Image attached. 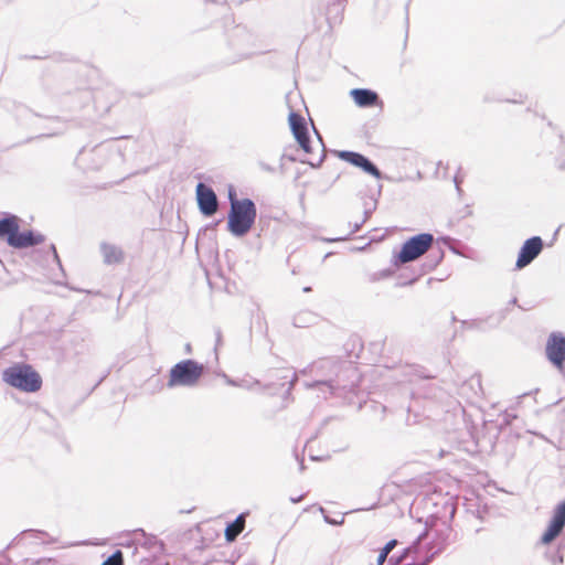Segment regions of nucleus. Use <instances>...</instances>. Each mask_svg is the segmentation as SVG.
<instances>
[{
    "label": "nucleus",
    "mask_w": 565,
    "mask_h": 565,
    "mask_svg": "<svg viewBox=\"0 0 565 565\" xmlns=\"http://www.w3.org/2000/svg\"><path fill=\"white\" fill-rule=\"evenodd\" d=\"M311 372L317 379L312 382H305L308 390L323 388L329 394L337 390H345L349 386V379L355 375L356 369L350 362L339 358H322L310 364Z\"/></svg>",
    "instance_id": "obj_1"
},
{
    "label": "nucleus",
    "mask_w": 565,
    "mask_h": 565,
    "mask_svg": "<svg viewBox=\"0 0 565 565\" xmlns=\"http://www.w3.org/2000/svg\"><path fill=\"white\" fill-rule=\"evenodd\" d=\"M564 527L565 499L553 509L547 527L540 537V544L548 546L544 552V558L552 565H562L564 563L563 553L556 546H550L563 533Z\"/></svg>",
    "instance_id": "obj_2"
},
{
    "label": "nucleus",
    "mask_w": 565,
    "mask_h": 565,
    "mask_svg": "<svg viewBox=\"0 0 565 565\" xmlns=\"http://www.w3.org/2000/svg\"><path fill=\"white\" fill-rule=\"evenodd\" d=\"M257 217V206L249 198L241 199L230 207L227 231L235 237H244L253 228Z\"/></svg>",
    "instance_id": "obj_3"
},
{
    "label": "nucleus",
    "mask_w": 565,
    "mask_h": 565,
    "mask_svg": "<svg viewBox=\"0 0 565 565\" xmlns=\"http://www.w3.org/2000/svg\"><path fill=\"white\" fill-rule=\"evenodd\" d=\"M2 380L10 386L26 393H35L42 387V377L32 365L17 363L7 367Z\"/></svg>",
    "instance_id": "obj_4"
},
{
    "label": "nucleus",
    "mask_w": 565,
    "mask_h": 565,
    "mask_svg": "<svg viewBox=\"0 0 565 565\" xmlns=\"http://www.w3.org/2000/svg\"><path fill=\"white\" fill-rule=\"evenodd\" d=\"M435 243V236L431 233L423 232L408 237L401 245L398 252H393L392 265L401 267L405 264L415 262L426 254Z\"/></svg>",
    "instance_id": "obj_5"
},
{
    "label": "nucleus",
    "mask_w": 565,
    "mask_h": 565,
    "mask_svg": "<svg viewBox=\"0 0 565 565\" xmlns=\"http://www.w3.org/2000/svg\"><path fill=\"white\" fill-rule=\"evenodd\" d=\"M205 372V366L193 359H185L175 363L169 371L167 386L194 387Z\"/></svg>",
    "instance_id": "obj_6"
},
{
    "label": "nucleus",
    "mask_w": 565,
    "mask_h": 565,
    "mask_svg": "<svg viewBox=\"0 0 565 565\" xmlns=\"http://www.w3.org/2000/svg\"><path fill=\"white\" fill-rule=\"evenodd\" d=\"M110 152H117L121 159L125 157L119 146H115L110 141H104L90 149L83 147L77 154V160L85 163L87 169L97 171L105 164Z\"/></svg>",
    "instance_id": "obj_7"
},
{
    "label": "nucleus",
    "mask_w": 565,
    "mask_h": 565,
    "mask_svg": "<svg viewBox=\"0 0 565 565\" xmlns=\"http://www.w3.org/2000/svg\"><path fill=\"white\" fill-rule=\"evenodd\" d=\"M425 509L430 507L435 508L428 515L427 519L443 520L446 524L452 520L456 513V507L451 497L443 495L441 493L427 494L420 501Z\"/></svg>",
    "instance_id": "obj_8"
},
{
    "label": "nucleus",
    "mask_w": 565,
    "mask_h": 565,
    "mask_svg": "<svg viewBox=\"0 0 565 565\" xmlns=\"http://www.w3.org/2000/svg\"><path fill=\"white\" fill-rule=\"evenodd\" d=\"M333 153L342 161L361 169L376 180L386 178L377 166L366 156L352 150H334Z\"/></svg>",
    "instance_id": "obj_9"
},
{
    "label": "nucleus",
    "mask_w": 565,
    "mask_h": 565,
    "mask_svg": "<svg viewBox=\"0 0 565 565\" xmlns=\"http://www.w3.org/2000/svg\"><path fill=\"white\" fill-rule=\"evenodd\" d=\"M196 204L200 213L205 217L213 216L218 209V199L212 186L199 182L195 188Z\"/></svg>",
    "instance_id": "obj_10"
},
{
    "label": "nucleus",
    "mask_w": 565,
    "mask_h": 565,
    "mask_svg": "<svg viewBox=\"0 0 565 565\" xmlns=\"http://www.w3.org/2000/svg\"><path fill=\"white\" fill-rule=\"evenodd\" d=\"M544 248V242L541 236H532L525 239L518 253L515 270H521L532 264Z\"/></svg>",
    "instance_id": "obj_11"
},
{
    "label": "nucleus",
    "mask_w": 565,
    "mask_h": 565,
    "mask_svg": "<svg viewBox=\"0 0 565 565\" xmlns=\"http://www.w3.org/2000/svg\"><path fill=\"white\" fill-rule=\"evenodd\" d=\"M288 122L290 130L298 142V145L301 147V149L310 153L311 152V138L308 129V125L306 119L302 115L299 113H296L291 110L288 116Z\"/></svg>",
    "instance_id": "obj_12"
},
{
    "label": "nucleus",
    "mask_w": 565,
    "mask_h": 565,
    "mask_svg": "<svg viewBox=\"0 0 565 565\" xmlns=\"http://www.w3.org/2000/svg\"><path fill=\"white\" fill-rule=\"evenodd\" d=\"M94 106L100 114L109 113L110 108L121 98V93L113 85H106L92 93Z\"/></svg>",
    "instance_id": "obj_13"
},
{
    "label": "nucleus",
    "mask_w": 565,
    "mask_h": 565,
    "mask_svg": "<svg viewBox=\"0 0 565 565\" xmlns=\"http://www.w3.org/2000/svg\"><path fill=\"white\" fill-rule=\"evenodd\" d=\"M545 353L547 360L557 369L565 363V335L562 332H552L547 339Z\"/></svg>",
    "instance_id": "obj_14"
},
{
    "label": "nucleus",
    "mask_w": 565,
    "mask_h": 565,
    "mask_svg": "<svg viewBox=\"0 0 565 565\" xmlns=\"http://www.w3.org/2000/svg\"><path fill=\"white\" fill-rule=\"evenodd\" d=\"M427 253L428 255L426 256L425 262L420 266V271L416 276L409 278L408 280L396 282V287L414 285L422 275L433 271L443 262L445 257V252L440 246L436 248L431 246Z\"/></svg>",
    "instance_id": "obj_15"
},
{
    "label": "nucleus",
    "mask_w": 565,
    "mask_h": 565,
    "mask_svg": "<svg viewBox=\"0 0 565 565\" xmlns=\"http://www.w3.org/2000/svg\"><path fill=\"white\" fill-rule=\"evenodd\" d=\"M349 95L360 108L383 106V100L380 98L379 94L371 88H352Z\"/></svg>",
    "instance_id": "obj_16"
},
{
    "label": "nucleus",
    "mask_w": 565,
    "mask_h": 565,
    "mask_svg": "<svg viewBox=\"0 0 565 565\" xmlns=\"http://www.w3.org/2000/svg\"><path fill=\"white\" fill-rule=\"evenodd\" d=\"M20 231L19 217L14 214L6 213L0 218V239L4 241L10 247L13 246Z\"/></svg>",
    "instance_id": "obj_17"
},
{
    "label": "nucleus",
    "mask_w": 565,
    "mask_h": 565,
    "mask_svg": "<svg viewBox=\"0 0 565 565\" xmlns=\"http://www.w3.org/2000/svg\"><path fill=\"white\" fill-rule=\"evenodd\" d=\"M428 533L427 530H425L423 533H420L415 541L407 547H405L402 553L398 556H392L388 559L387 565H401L402 562L406 561L411 556H416L420 553L423 547V542L426 540Z\"/></svg>",
    "instance_id": "obj_18"
},
{
    "label": "nucleus",
    "mask_w": 565,
    "mask_h": 565,
    "mask_svg": "<svg viewBox=\"0 0 565 565\" xmlns=\"http://www.w3.org/2000/svg\"><path fill=\"white\" fill-rule=\"evenodd\" d=\"M127 536L131 537V544H137L146 550H153L154 547H159L162 550L163 544L160 542L156 535L147 534L143 529H136L134 531L127 532Z\"/></svg>",
    "instance_id": "obj_19"
},
{
    "label": "nucleus",
    "mask_w": 565,
    "mask_h": 565,
    "mask_svg": "<svg viewBox=\"0 0 565 565\" xmlns=\"http://www.w3.org/2000/svg\"><path fill=\"white\" fill-rule=\"evenodd\" d=\"M45 236L34 230L19 231L13 248L23 249L44 243Z\"/></svg>",
    "instance_id": "obj_20"
},
{
    "label": "nucleus",
    "mask_w": 565,
    "mask_h": 565,
    "mask_svg": "<svg viewBox=\"0 0 565 565\" xmlns=\"http://www.w3.org/2000/svg\"><path fill=\"white\" fill-rule=\"evenodd\" d=\"M100 253L106 265L120 264L125 259V253L121 247L106 242L100 244Z\"/></svg>",
    "instance_id": "obj_21"
},
{
    "label": "nucleus",
    "mask_w": 565,
    "mask_h": 565,
    "mask_svg": "<svg viewBox=\"0 0 565 565\" xmlns=\"http://www.w3.org/2000/svg\"><path fill=\"white\" fill-rule=\"evenodd\" d=\"M245 518L246 513H241L236 516L235 520L227 523L224 532L225 540L227 542H234L237 539V536L242 533V531L245 527Z\"/></svg>",
    "instance_id": "obj_22"
},
{
    "label": "nucleus",
    "mask_w": 565,
    "mask_h": 565,
    "mask_svg": "<svg viewBox=\"0 0 565 565\" xmlns=\"http://www.w3.org/2000/svg\"><path fill=\"white\" fill-rule=\"evenodd\" d=\"M398 544L396 539L390 540L380 551L377 556V565H383L387 559L388 554L395 548Z\"/></svg>",
    "instance_id": "obj_23"
},
{
    "label": "nucleus",
    "mask_w": 565,
    "mask_h": 565,
    "mask_svg": "<svg viewBox=\"0 0 565 565\" xmlns=\"http://www.w3.org/2000/svg\"><path fill=\"white\" fill-rule=\"evenodd\" d=\"M312 320H315V316L311 312H300L294 317V326L297 328H305Z\"/></svg>",
    "instance_id": "obj_24"
},
{
    "label": "nucleus",
    "mask_w": 565,
    "mask_h": 565,
    "mask_svg": "<svg viewBox=\"0 0 565 565\" xmlns=\"http://www.w3.org/2000/svg\"><path fill=\"white\" fill-rule=\"evenodd\" d=\"M488 319H472V320H461V327L463 329H472V330H483V326Z\"/></svg>",
    "instance_id": "obj_25"
},
{
    "label": "nucleus",
    "mask_w": 565,
    "mask_h": 565,
    "mask_svg": "<svg viewBox=\"0 0 565 565\" xmlns=\"http://www.w3.org/2000/svg\"><path fill=\"white\" fill-rule=\"evenodd\" d=\"M100 565H124V554L120 550H116Z\"/></svg>",
    "instance_id": "obj_26"
},
{
    "label": "nucleus",
    "mask_w": 565,
    "mask_h": 565,
    "mask_svg": "<svg viewBox=\"0 0 565 565\" xmlns=\"http://www.w3.org/2000/svg\"><path fill=\"white\" fill-rule=\"evenodd\" d=\"M393 274H394V270L392 268H385V269H382V270L371 274L369 277V280L371 282H375V281H379L382 279L390 278L391 276H393Z\"/></svg>",
    "instance_id": "obj_27"
},
{
    "label": "nucleus",
    "mask_w": 565,
    "mask_h": 565,
    "mask_svg": "<svg viewBox=\"0 0 565 565\" xmlns=\"http://www.w3.org/2000/svg\"><path fill=\"white\" fill-rule=\"evenodd\" d=\"M316 134H317V136H318V138H319V141H320L321 146H322V153H321V156H320L319 160H318L317 162H313V161H303V160L301 161L302 163H308L311 168H315V169L320 168V167H321V164H322V162H323V160L326 159L324 145H323V142H322V140H321V137H320V135L318 134V131H317V130H316Z\"/></svg>",
    "instance_id": "obj_28"
},
{
    "label": "nucleus",
    "mask_w": 565,
    "mask_h": 565,
    "mask_svg": "<svg viewBox=\"0 0 565 565\" xmlns=\"http://www.w3.org/2000/svg\"><path fill=\"white\" fill-rule=\"evenodd\" d=\"M319 511L322 513L324 522L330 525H340L344 522V516H341L340 519H334L327 515V511L322 507L319 508Z\"/></svg>",
    "instance_id": "obj_29"
},
{
    "label": "nucleus",
    "mask_w": 565,
    "mask_h": 565,
    "mask_svg": "<svg viewBox=\"0 0 565 565\" xmlns=\"http://www.w3.org/2000/svg\"><path fill=\"white\" fill-rule=\"evenodd\" d=\"M227 199H228V202H230V207H232L234 203L241 202V199L237 198L236 190H235V188L233 185H228Z\"/></svg>",
    "instance_id": "obj_30"
},
{
    "label": "nucleus",
    "mask_w": 565,
    "mask_h": 565,
    "mask_svg": "<svg viewBox=\"0 0 565 565\" xmlns=\"http://www.w3.org/2000/svg\"><path fill=\"white\" fill-rule=\"evenodd\" d=\"M131 537L127 536V532L121 535L122 541L119 543L120 546L124 547H132V554L135 555L137 553V544H131Z\"/></svg>",
    "instance_id": "obj_31"
},
{
    "label": "nucleus",
    "mask_w": 565,
    "mask_h": 565,
    "mask_svg": "<svg viewBox=\"0 0 565 565\" xmlns=\"http://www.w3.org/2000/svg\"><path fill=\"white\" fill-rule=\"evenodd\" d=\"M435 242L437 244H443L444 246H448L449 244H458L459 241L450 237V236H439L437 238H435Z\"/></svg>",
    "instance_id": "obj_32"
},
{
    "label": "nucleus",
    "mask_w": 565,
    "mask_h": 565,
    "mask_svg": "<svg viewBox=\"0 0 565 565\" xmlns=\"http://www.w3.org/2000/svg\"><path fill=\"white\" fill-rule=\"evenodd\" d=\"M516 303H518V299H516L515 297H513V298L509 301L508 307H507L505 309H503V310H501V311L499 312V320H498V323H500L502 320H504V319H505V317H507V315H508V312H509V307H510V306H515Z\"/></svg>",
    "instance_id": "obj_33"
},
{
    "label": "nucleus",
    "mask_w": 565,
    "mask_h": 565,
    "mask_svg": "<svg viewBox=\"0 0 565 565\" xmlns=\"http://www.w3.org/2000/svg\"><path fill=\"white\" fill-rule=\"evenodd\" d=\"M214 333H215V347H214V351L217 352V350L220 349V347H222L223 344V335H222V330L221 328H215L214 329Z\"/></svg>",
    "instance_id": "obj_34"
},
{
    "label": "nucleus",
    "mask_w": 565,
    "mask_h": 565,
    "mask_svg": "<svg viewBox=\"0 0 565 565\" xmlns=\"http://www.w3.org/2000/svg\"><path fill=\"white\" fill-rule=\"evenodd\" d=\"M376 205H377V199H373V203L371 206H367L365 204V207H364V221H366L367 218L371 217L372 213L376 210Z\"/></svg>",
    "instance_id": "obj_35"
},
{
    "label": "nucleus",
    "mask_w": 565,
    "mask_h": 565,
    "mask_svg": "<svg viewBox=\"0 0 565 565\" xmlns=\"http://www.w3.org/2000/svg\"><path fill=\"white\" fill-rule=\"evenodd\" d=\"M50 252L52 253V256H53V259L54 262L58 265V267L63 270V267H62V263H61V259H60V256L57 254V250H56V247L54 244H51L50 245Z\"/></svg>",
    "instance_id": "obj_36"
},
{
    "label": "nucleus",
    "mask_w": 565,
    "mask_h": 565,
    "mask_svg": "<svg viewBox=\"0 0 565 565\" xmlns=\"http://www.w3.org/2000/svg\"><path fill=\"white\" fill-rule=\"evenodd\" d=\"M259 167L262 170L269 172V173H274L276 171V169L274 167H271L270 164H268L264 161L259 162Z\"/></svg>",
    "instance_id": "obj_37"
},
{
    "label": "nucleus",
    "mask_w": 565,
    "mask_h": 565,
    "mask_svg": "<svg viewBox=\"0 0 565 565\" xmlns=\"http://www.w3.org/2000/svg\"><path fill=\"white\" fill-rule=\"evenodd\" d=\"M298 381V376L297 374L295 373L292 379L289 381V386L286 391V396L290 395L291 394V390L294 388L296 382Z\"/></svg>",
    "instance_id": "obj_38"
},
{
    "label": "nucleus",
    "mask_w": 565,
    "mask_h": 565,
    "mask_svg": "<svg viewBox=\"0 0 565 565\" xmlns=\"http://www.w3.org/2000/svg\"><path fill=\"white\" fill-rule=\"evenodd\" d=\"M254 55H255L254 52L242 53V54H239L238 58L234 60L232 63H236L238 61H242V60H245V58H249V57H252Z\"/></svg>",
    "instance_id": "obj_39"
},
{
    "label": "nucleus",
    "mask_w": 565,
    "mask_h": 565,
    "mask_svg": "<svg viewBox=\"0 0 565 565\" xmlns=\"http://www.w3.org/2000/svg\"><path fill=\"white\" fill-rule=\"evenodd\" d=\"M556 166H557L558 170L565 171V158H558L556 160Z\"/></svg>",
    "instance_id": "obj_40"
},
{
    "label": "nucleus",
    "mask_w": 565,
    "mask_h": 565,
    "mask_svg": "<svg viewBox=\"0 0 565 565\" xmlns=\"http://www.w3.org/2000/svg\"><path fill=\"white\" fill-rule=\"evenodd\" d=\"M285 159H287V160H289V161H291V162L297 161V158H296L295 156H292V154H288L287 152H285V153L281 156L280 161H282V160H285Z\"/></svg>",
    "instance_id": "obj_41"
},
{
    "label": "nucleus",
    "mask_w": 565,
    "mask_h": 565,
    "mask_svg": "<svg viewBox=\"0 0 565 565\" xmlns=\"http://www.w3.org/2000/svg\"><path fill=\"white\" fill-rule=\"evenodd\" d=\"M364 223H365V221H364V220H362L360 223H355V224L353 225V228H352V231H351V234L358 233Z\"/></svg>",
    "instance_id": "obj_42"
},
{
    "label": "nucleus",
    "mask_w": 565,
    "mask_h": 565,
    "mask_svg": "<svg viewBox=\"0 0 565 565\" xmlns=\"http://www.w3.org/2000/svg\"><path fill=\"white\" fill-rule=\"evenodd\" d=\"M19 58L20 60H40L42 57L39 56V55H26V54H24V55H20Z\"/></svg>",
    "instance_id": "obj_43"
},
{
    "label": "nucleus",
    "mask_w": 565,
    "mask_h": 565,
    "mask_svg": "<svg viewBox=\"0 0 565 565\" xmlns=\"http://www.w3.org/2000/svg\"><path fill=\"white\" fill-rule=\"evenodd\" d=\"M556 547H557V548L563 553V551L565 550V536H563V537L558 541V543H557Z\"/></svg>",
    "instance_id": "obj_44"
},
{
    "label": "nucleus",
    "mask_w": 565,
    "mask_h": 565,
    "mask_svg": "<svg viewBox=\"0 0 565 565\" xmlns=\"http://www.w3.org/2000/svg\"><path fill=\"white\" fill-rule=\"evenodd\" d=\"M454 182H455V185H456V190H457V192L460 194L462 190H461V188H460V181H459V179H458V177H457V175H455V178H454Z\"/></svg>",
    "instance_id": "obj_45"
},
{
    "label": "nucleus",
    "mask_w": 565,
    "mask_h": 565,
    "mask_svg": "<svg viewBox=\"0 0 565 565\" xmlns=\"http://www.w3.org/2000/svg\"><path fill=\"white\" fill-rule=\"evenodd\" d=\"M303 498H305V494H300V495H298V497H291V498H290V501H291L292 503H299L300 501H302V500H303Z\"/></svg>",
    "instance_id": "obj_46"
},
{
    "label": "nucleus",
    "mask_w": 565,
    "mask_h": 565,
    "mask_svg": "<svg viewBox=\"0 0 565 565\" xmlns=\"http://www.w3.org/2000/svg\"><path fill=\"white\" fill-rule=\"evenodd\" d=\"M520 99H510V98H507V99H502L503 102H507V103H523V99H522V95L520 94Z\"/></svg>",
    "instance_id": "obj_47"
},
{
    "label": "nucleus",
    "mask_w": 565,
    "mask_h": 565,
    "mask_svg": "<svg viewBox=\"0 0 565 565\" xmlns=\"http://www.w3.org/2000/svg\"><path fill=\"white\" fill-rule=\"evenodd\" d=\"M309 373L315 374L313 372H311V370H310V365H308L307 367H305V369H302V370L300 371V374H302V375H307V374H309Z\"/></svg>",
    "instance_id": "obj_48"
},
{
    "label": "nucleus",
    "mask_w": 565,
    "mask_h": 565,
    "mask_svg": "<svg viewBox=\"0 0 565 565\" xmlns=\"http://www.w3.org/2000/svg\"><path fill=\"white\" fill-rule=\"evenodd\" d=\"M456 244H449L447 247L456 255H459L460 253L455 247Z\"/></svg>",
    "instance_id": "obj_49"
},
{
    "label": "nucleus",
    "mask_w": 565,
    "mask_h": 565,
    "mask_svg": "<svg viewBox=\"0 0 565 565\" xmlns=\"http://www.w3.org/2000/svg\"><path fill=\"white\" fill-rule=\"evenodd\" d=\"M185 352H186V353H191V352H192V347H191V344H190V343H186V344H185Z\"/></svg>",
    "instance_id": "obj_50"
},
{
    "label": "nucleus",
    "mask_w": 565,
    "mask_h": 565,
    "mask_svg": "<svg viewBox=\"0 0 565 565\" xmlns=\"http://www.w3.org/2000/svg\"><path fill=\"white\" fill-rule=\"evenodd\" d=\"M279 170H280V173L284 174L285 173V166L282 163V161L280 162L279 164Z\"/></svg>",
    "instance_id": "obj_51"
},
{
    "label": "nucleus",
    "mask_w": 565,
    "mask_h": 565,
    "mask_svg": "<svg viewBox=\"0 0 565 565\" xmlns=\"http://www.w3.org/2000/svg\"><path fill=\"white\" fill-rule=\"evenodd\" d=\"M561 142L565 145V136L563 134L559 135Z\"/></svg>",
    "instance_id": "obj_52"
},
{
    "label": "nucleus",
    "mask_w": 565,
    "mask_h": 565,
    "mask_svg": "<svg viewBox=\"0 0 565 565\" xmlns=\"http://www.w3.org/2000/svg\"><path fill=\"white\" fill-rule=\"evenodd\" d=\"M381 192H382V184H379V186H377V195L379 196L381 195Z\"/></svg>",
    "instance_id": "obj_53"
},
{
    "label": "nucleus",
    "mask_w": 565,
    "mask_h": 565,
    "mask_svg": "<svg viewBox=\"0 0 565 565\" xmlns=\"http://www.w3.org/2000/svg\"><path fill=\"white\" fill-rule=\"evenodd\" d=\"M299 461H300V470H303L305 469L303 459L301 458Z\"/></svg>",
    "instance_id": "obj_54"
},
{
    "label": "nucleus",
    "mask_w": 565,
    "mask_h": 565,
    "mask_svg": "<svg viewBox=\"0 0 565 565\" xmlns=\"http://www.w3.org/2000/svg\"><path fill=\"white\" fill-rule=\"evenodd\" d=\"M309 291H311V287L308 286V287L303 288V292H309Z\"/></svg>",
    "instance_id": "obj_55"
},
{
    "label": "nucleus",
    "mask_w": 565,
    "mask_h": 565,
    "mask_svg": "<svg viewBox=\"0 0 565 565\" xmlns=\"http://www.w3.org/2000/svg\"><path fill=\"white\" fill-rule=\"evenodd\" d=\"M127 138H129V137L128 136H121V137L116 138L115 140L127 139Z\"/></svg>",
    "instance_id": "obj_56"
},
{
    "label": "nucleus",
    "mask_w": 565,
    "mask_h": 565,
    "mask_svg": "<svg viewBox=\"0 0 565 565\" xmlns=\"http://www.w3.org/2000/svg\"><path fill=\"white\" fill-rule=\"evenodd\" d=\"M227 383L231 384V385H235L234 381L230 380V379H227Z\"/></svg>",
    "instance_id": "obj_57"
},
{
    "label": "nucleus",
    "mask_w": 565,
    "mask_h": 565,
    "mask_svg": "<svg viewBox=\"0 0 565 565\" xmlns=\"http://www.w3.org/2000/svg\"><path fill=\"white\" fill-rule=\"evenodd\" d=\"M38 534H46L44 531H36Z\"/></svg>",
    "instance_id": "obj_58"
},
{
    "label": "nucleus",
    "mask_w": 565,
    "mask_h": 565,
    "mask_svg": "<svg viewBox=\"0 0 565 565\" xmlns=\"http://www.w3.org/2000/svg\"><path fill=\"white\" fill-rule=\"evenodd\" d=\"M452 321H457V318L452 315L451 317Z\"/></svg>",
    "instance_id": "obj_59"
},
{
    "label": "nucleus",
    "mask_w": 565,
    "mask_h": 565,
    "mask_svg": "<svg viewBox=\"0 0 565 565\" xmlns=\"http://www.w3.org/2000/svg\"><path fill=\"white\" fill-rule=\"evenodd\" d=\"M43 136H44V135H41L40 137H43ZM45 136H46V137H50V136H52V135H51V134H46Z\"/></svg>",
    "instance_id": "obj_60"
}]
</instances>
